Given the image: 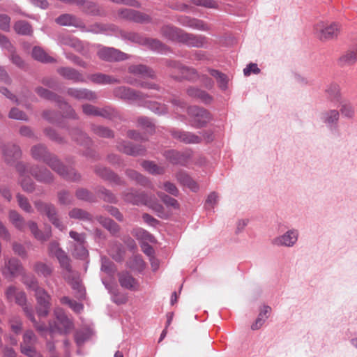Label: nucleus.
Here are the masks:
<instances>
[{
    "label": "nucleus",
    "mask_w": 357,
    "mask_h": 357,
    "mask_svg": "<svg viewBox=\"0 0 357 357\" xmlns=\"http://www.w3.org/2000/svg\"><path fill=\"white\" fill-rule=\"evenodd\" d=\"M68 94L77 100H93L97 98L94 92L86 89L70 88L68 90Z\"/></svg>",
    "instance_id": "6ab92c4d"
},
{
    "label": "nucleus",
    "mask_w": 357,
    "mask_h": 357,
    "mask_svg": "<svg viewBox=\"0 0 357 357\" xmlns=\"http://www.w3.org/2000/svg\"><path fill=\"white\" fill-rule=\"evenodd\" d=\"M31 54L34 59L42 63H52L55 61L53 57L48 55L42 47L38 46L33 48Z\"/></svg>",
    "instance_id": "c756f323"
},
{
    "label": "nucleus",
    "mask_w": 357,
    "mask_h": 357,
    "mask_svg": "<svg viewBox=\"0 0 357 357\" xmlns=\"http://www.w3.org/2000/svg\"><path fill=\"white\" fill-rule=\"evenodd\" d=\"M119 16L121 18L139 23H144L149 21V17L147 15L132 9H123L119 10Z\"/></svg>",
    "instance_id": "4468645a"
},
{
    "label": "nucleus",
    "mask_w": 357,
    "mask_h": 357,
    "mask_svg": "<svg viewBox=\"0 0 357 357\" xmlns=\"http://www.w3.org/2000/svg\"><path fill=\"white\" fill-rule=\"evenodd\" d=\"M56 22L61 26H72L75 27H83L82 21L70 14H63L56 19Z\"/></svg>",
    "instance_id": "aec40b11"
},
{
    "label": "nucleus",
    "mask_w": 357,
    "mask_h": 357,
    "mask_svg": "<svg viewBox=\"0 0 357 357\" xmlns=\"http://www.w3.org/2000/svg\"><path fill=\"white\" fill-rule=\"evenodd\" d=\"M27 226L34 237L38 241H46L51 236V230L50 228L45 229V231L42 232L38 229L37 224L33 221L29 222Z\"/></svg>",
    "instance_id": "a878e982"
},
{
    "label": "nucleus",
    "mask_w": 357,
    "mask_h": 357,
    "mask_svg": "<svg viewBox=\"0 0 357 357\" xmlns=\"http://www.w3.org/2000/svg\"><path fill=\"white\" fill-rule=\"evenodd\" d=\"M121 151L128 155H138L143 153L144 150L139 147L134 146L129 143H123L118 146Z\"/></svg>",
    "instance_id": "37998d69"
},
{
    "label": "nucleus",
    "mask_w": 357,
    "mask_h": 357,
    "mask_svg": "<svg viewBox=\"0 0 357 357\" xmlns=\"http://www.w3.org/2000/svg\"><path fill=\"white\" fill-rule=\"evenodd\" d=\"M218 202V195L215 192H211L205 202V207L207 210L213 209Z\"/></svg>",
    "instance_id": "6e6d98bb"
},
{
    "label": "nucleus",
    "mask_w": 357,
    "mask_h": 357,
    "mask_svg": "<svg viewBox=\"0 0 357 357\" xmlns=\"http://www.w3.org/2000/svg\"><path fill=\"white\" fill-rule=\"evenodd\" d=\"M162 34L172 40H177L190 46L201 47L203 41L199 37L185 33L183 31L172 26H165L161 30Z\"/></svg>",
    "instance_id": "20e7f679"
},
{
    "label": "nucleus",
    "mask_w": 357,
    "mask_h": 357,
    "mask_svg": "<svg viewBox=\"0 0 357 357\" xmlns=\"http://www.w3.org/2000/svg\"><path fill=\"white\" fill-rule=\"evenodd\" d=\"M158 195L167 206H172L174 208H177L178 207V203L175 199L161 192H158Z\"/></svg>",
    "instance_id": "e2e57ef3"
},
{
    "label": "nucleus",
    "mask_w": 357,
    "mask_h": 357,
    "mask_svg": "<svg viewBox=\"0 0 357 357\" xmlns=\"http://www.w3.org/2000/svg\"><path fill=\"white\" fill-rule=\"evenodd\" d=\"M271 311V308L269 306L264 305L261 308L256 321L251 326V328L252 330H257L260 328L268 318Z\"/></svg>",
    "instance_id": "c85d7f7f"
},
{
    "label": "nucleus",
    "mask_w": 357,
    "mask_h": 357,
    "mask_svg": "<svg viewBox=\"0 0 357 357\" xmlns=\"http://www.w3.org/2000/svg\"><path fill=\"white\" fill-rule=\"evenodd\" d=\"M73 255L79 259H85L88 256V251L84 246V243L75 245Z\"/></svg>",
    "instance_id": "5fc2aeb1"
},
{
    "label": "nucleus",
    "mask_w": 357,
    "mask_h": 357,
    "mask_svg": "<svg viewBox=\"0 0 357 357\" xmlns=\"http://www.w3.org/2000/svg\"><path fill=\"white\" fill-rule=\"evenodd\" d=\"M94 132L98 135L103 137H112V132L108 128L102 126H97L94 128Z\"/></svg>",
    "instance_id": "774afa93"
},
{
    "label": "nucleus",
    "mask_w": 357,
    "mask_h": 357,
    "mask_svg": "<svg viewBox=\"0 0 357 357\" xmlns=\"http://www.w3.org/2000/svg\"><path fill=\"white\" fill-rule=\"evenodd\" d=\"M100 222L110 232L115 234L119 231V226L112 220L101 217Z\"/></svg>",
    "instance_id": "3c124183"
},
{
    "label": "nucleus",
    "mask_w": 357,
    "mask_h": 357,
    "mask_svg": "<svg viewBox=\"0 0 357 357\" xmlns=\"http://www.w3.org/2000/svg\"><path fill=\"white\" fill-rule=\"evenodd\" d=\"M209 73L217 79L219 87L222 90H226L227 89L228 78L225 74L213 69L209 70Z\"/></svg>",
    "instance_id": "a19ab883"
},
{
    "label": "nucleus",
    "mask_w": 357,
    "mask_h": 357,
    "mask_svg": "<svg viewBox=\"0 0 357 357\" xmlns=\"http://www.w3.org/2000/svg\"><path fill=\"white\" fill-rule=\"evenodd\" d=\"M33 270L38 275L44 277H47L52 273V266L43 262L36 263L33 266Z\"/></svg>",
    "instance_id": "79ce46f5"
},
{
    "label": "nucleus",
    "mask_w": 357,
    "mask_h": 357,
    "mask_svg": "<svg viewBox=\"0 0 357 357\" xmlns=\"http://www.w3.org/2000/svg\"><path fill=\"white\" fill-rule=\"evenodd\" d=\"M341 29L339 22L321 21L314 25L313 33L321 41H327L337 38Z\"/></svg>",
    "instance_id": "39448f33"
},
{
    "label": "nucleus",
    "mask_w": 357,
    "mask_h": 357,
    "mask_svg": "<svg viewBox=\"0 0 357 357\" xmlns=\"http://www.w3.org/2000/svg\"><path fill=\"white\" fill-rule=\"evenodd\" d=\"M159 188H163L166 192L170 193L172 195L177 196L178 194V190L176 185L170 182H165L162 186L159 185Z\"/></svg>",
    "instance_id": "69168bd1"
},
{
    "label": "nucleus",
    "mask_w": 357,
    "mask_h": 357,
    "mask_svg": "<svg viewBox=\"0 0 357 357\" xmlns=\"http://www.w3.org/2000/svg\"><path fill=\"white\" fill-rule=\"evenodd\" d=\"M176 178L181 185L188 188L192 191L196 192L199 190L198 184L186 173L181 172L177 174Z\"/></svg>",
    "instance_id": "cd10ccee"
},
{
    "label": "nucleus",
    "mask_w": 357,
    "mask_h": 357,
    "mask_svg": "<svg viewBox=\"0 0 357 357\" xmlns=\"http://www.w3.org/2000/svg\"><path fill=\"white\" fill-rule=\"evenodd\" d=\"M326 93L332 101H339L340 98V87L337 83H331L326 89Z\"/></svg>",
    "instance_id": "e433bc0d"
},
{
    "label": "nucleus",
    "mask_w": 357,
    "mask_h": 357,
    "mask_svg": "<svg viewBox=\"0 0 357 357\" xmlns=\"http://www.w3.org/2000/svg\"><path fill=\"white\" fill-rule=\"evenodd\" d=\"M89 78L91 82L100 84H111L117 82V79L112 78L109 75L102 73H96L91 75L89 76Z\"/></svg>",
    "instance_id": "f704fd0d"
},
{
    "label": "nucleus",
    "mask_w": 357,
    "mask_h": 357,
    "mask_svg": "<svg viewBox=\"0 0 357 357\" xmlns=\"http://www.w3.org/2000/svg\"><path fill=\"white\" fill-rule=\"evenodd\" d=\"M9 220L17 229L20 231H24L26 223L23 218L17 212L10 211L9 213Z\"/></svg>",
    "instance_id": "473e14b6"
},
{
    "label": "nucleus",
    "mask_w": 357,
    "mask_h": 357,
    "mask_svg": "<svg viewBox=\"0 0 357 357\" xmlns=\"http://www.w3.org/2000/svg\"><path fill=\"white\" fill-rule=\"evenodd\" d=\"M141 165L146 171L152 174H162L165 172L162 167L158 166L153 162L143 161Z\"/></svg>",
    "instance_id": "c03bdc74"
},
{
    "label": "nucleus",
    "mask_w": 357,
    "mask_h": 357,
    "mask_svg": "<svg viewBox=\"0 0 357 357\" xmlns=\"http://www.w3.org/2000/svg\"><path fill=\"white\" fill-rule=\"evenodd\" d=\"M298 236L299 232L297 229H289L283 234L274 238L272 240V243L279 247L291 248L296 245Z\"/></svg>",
    "instance_id": "6e6552de"
},
{
    "label": "nucleus",
    "mask_w": 357,
    "mask_h": 357,
    "mask_svg": "<svg viewBox=\"0 0 357 357\" xmlns=\"http://www.w3.org/2000/svg\"><path fill=\"white\" fill-rule=\"evenodd\" d=\"M23 283L36 293L37 300L36 311L38 317H43L47 315L50 309V296L41 287L38 286V281L33 277L25 276Z\"/></svg>",
    "instance_id": "7ed1b4c3"
},
{
    "label": "nucleus",
    "mask_w": 357,
    "mask_h": 357,
    "mask_svg": "<svg viewBox=\"0 0 357 357\" xmlns=\"http://www.w3.org/2000/svg\"><path fill=\"white\" fill-rule=\"evenodd\" d=\"M23 272L21 262L16 258H10L5 261V264L1 268L3 275L8 279H12L20 275Z\"/></svg>",
    "instance_id": "1a4fd4ad"
},
{
    "label": "nucleus",
    "mask_w": 357,
    "mask_h": 357,
    "mask_svg": "<svg viewBox=\"0 0 357 357\" xmlns=\"http://www.w3.org/2000/svg\"><path fill=\"white\" fill-rule=\"evenodd\" d=\"M126 175L130 179L136 181L138 183L142 185L147 186L149 184V181L145 177L135 170L128 169L126 171Z\"/></svg>",
    "instance_id": "49530a36"
},
{
    "label": "nucleus",
    "mask_w": 357,
    "mask_h": 357,
    "mask_svg": "<svg viewBox=\"0 0 357 357\" xmlns=\"http://www.w3.org/2000/svg\"><path fill=\"white\" fill-rule=\"evenodd\" d=\"M172 135L174 138L185 144H199L202 141L201 137L189 132L174 130Z\"/></svg>",
    "instance_id": "2eb2a0df"
},
{
    "label": "nucleus",
    "mask_w": 357,
    "mask_h": 357,
    "mask_svg": "<svg viewBox=\"0 0 357 357\" xmlns=\"http://www.w3.org/2000/svg\"><path fill=\"white\" fill-rule=\"evenodd\" d=\"M58 73L64 78L72 80L73 82H84L85 79L77 70L68 67H62L57 70Z\"/></svg>",
    "instance_id": "a211bd4d"
},
{
    "label": "nucleus",
    "mask_w": 357,
    "mask_h": 357,
    "mask_svg": "<svg viewBox=\"0 0 357 357\" xmlns=\"http://www.w3.org/2000/svg\"><path fill=\"white\" fill-rule=\"evenodd\" d=\"M93 334V331L89 328L82 329L76 332L75 340L77 346H81L86 341L89 340Z\"/></svg>",
    "instance_id": "ea45409f"
},
{
    "label": "nucleus",
    "mask_w": 357,
    "mask_h": 357,
    "mask_svg": "<svg viewBox=\"0 0 357 357\" xmlns=\"http://www.w3.org/2000/svg\"><path fill=\"white\" fill-rule=\"evenodd\" d=\"M83 112L89 116H105L104 111L99 109L95 106L91 105H84L82 106Z\"/></svg>",
    "instance_id": "603ef678"
},
{
    "label": "nucleus",
    "mask_w": 357,
    "mask_h": 357,
    "mask_svg": "<svg viewBox=\"0 0 357 357\" xmlns=\"http://www.w3.org/2000/svg\"><path fill=\"white\" fill-rule=\"evenodd\" d=\"M31 154L35 159L46 162L52 169L62 176L70 180L78 179L79 176L77 175L73 169H68L56 158L51 156L44 146H34L31 149Z\"/></svg>",
    "instance_id": "f257e3e1"
},
{
    "label": "nucleus",
    "mask_w": 357,
    "mask_h": 357,
    "mask_svg": "<svg viewBox=\"0 0 357 357\" xmlns=\"http://www.w3.org/2000/svg\"><path fill=\"white\" fill-rule=\"evenodd\" d=\"M187 93L189 96L197 98L200 101L208 104L211 103L213 100V98L208 93L201 89L195 87L188 88L187 90Z\"/></svg>",
    "instance_id": "bb28decb"
},
{
    "label": "nucleus",
    "mask_w": 357,
    "mask_h": 357,
    "mask_svg": "<svg viewBox=\"0 0 357 357\" xmlns=\"http://www.w3.org/2000/svg\"><path fill=\"white\" fill-rule=\"evenodd\" d=\"M123 199L126 202L133 204H144L153 210L160 211L161 206L157 202L149 199L144 195L138 194L137 192L130 190L123 193Z\"/></svg>",
    "instance_id": "423d86ee"
},
{
    "label": "nucleus",
    "mask_w": 357,
    "mask_h": 357,
    "mask_svg": "<svg viewBox=\"0 0 357 357\" xmlns=\"http://www.w3.org/2000/svg\"><path fill=\"white\" fill-rule=\"evenodd\" d=\"M114 93L116 96L120 97L121 98L128 100L142 99V94L141 93L136 92L134 90L125 86L116 88L114 90Z\"/></svg>",
    "instance_id": "412c9836"
},
{
    "label": "nucleus",
    "mask_w": 357,
    "mask_h": 357,
    "mask_svg": "<svg viewBox=\"0 0 357 357\" xmlns=\"http://www.w3.org/2000/svg\"><path fill=\"white\" fill-rule=\"evenodd\" d=\"M119 281L122 287L130 290H137L138 284L136 280L127 272L121 273L119 277Z\"/></svg>",
    "instance_id": "393cba45"
},
{
    "label": "nucleus",
    "mask_w": 357,
    "mask_h": 357,
    "mask_svg": "<svg viewBox=\"0 0 357 357\" xmlns=\"http://www.w3.org/2000/svg\"><path fill=\"white\" fill-rule=\"evenodd\" d=\"M15 301V303L20 305L27 317L32 321L33 325H35L36 321L35 319L34 315H33V311L31 306H29L26 304V298L25 293L20 291L19 293L16 294L15 298L13 299Z\"/></svg>",
    "instance_id": "dca6fc26"
},
{
    "label": "nucleus",
    "mask_w": 357,
    "mask_h": 357,
    "mask_svg": "<svg viewBox=\"0 0 357 357\" xmlns=\"http://www.w3.org/2000/svg\"><path fill=\"white\" fill-rule=\"evenodd\" d=\"M176 69L179 72V74H172V76L176 79H192L193 76L191 74L195 73L193 69L181 65H177Z\"/></svg>",
    "instance_id": "c9c22d12"
},
{
    "label": "nucleus",
    "mask_w": 357,
    "mask_h": 357,
    "mask_svg": "<svg viewBox=\"0 0 357 357\" xmlns=\"http://www.w3.org/2000/svg\"><path fill=\"white\" fill-rule=\"evenodd\" d=\"M98 56L107 61H117L128 59L126 54L113 47H102L98 51Z\"/></svg>",
    "instance_id": "9d476101"
},
{
    "label": "nucleus",
    "mask_w": 357,
    "mask_h": 357,
    "mask_svg": "<svg viewBox=\"0 0 357 357\" xmlns=\"http://www.w3.org/2000/svg\"><path fill=\"white\" fill-rule=\"evenodd\" d=\"M105 287L109 290V293L112 294V300L120 305L123 304L127 301V297L124 294L117 293V291L115 288H114L110 284H106L104 281H102Z\"/></svg>",
    "instance_id": "58836bf2"
},
{
    "label": "nucleus",
    "mask_w": 357,
    "mask_h": 357,
    "mask_svg": "<svg viewBox=\"0 0 357 357\" xmlns=\"http://www.w3.org/2000/svg\"><path fill=\"white\" fill-rule=\"evenodd\" d=\"M36 337L33 331H26L23 335V340L21 345H34Z\"/></svg>",
    "instance_id": "bf43d9fd"
},
{
    "label": "nucleus",
    "mask_w": 357,
    "mask_h": 357,
    "mask_svg": "<svg viewBox=\"0 0 357 357\" xmlns=\"http://www.w3.org/2000/svg\"><path fill=\"white\" fill-rule=\"evenodd\" d=\"M340 117V112L336 109H330L321 114V119L327 126L332 127L337 124Z\"/></svg>",
    "instance_id": "b1692460"
},
{
    "label": "nucleus",
    "mask_w": 357,
    "mask_h": 357,
    "mask_svg": "<svg viewBox=\"0 0 357 357\" xmlns=\"http://www.w3.org/2000/svg\"><path fill=\"white\" fill-rule=\"evenodd\" d=\"M12 331L18 334L21 332L22 328V322L20 318L17 316L13 317L9 321Z\"/></svg>",
    "instance_id": "4d7b16f0"
},
{
    "label": "nucleus",
    "mask_w": 357,
    "mask_h": 357,
    "mask_svg": "<svg viewBox=\"0 0 357 357\" xmlns=\"http://www.w3.org/2000/svg\"><path fill=\"white\" fill-rule=\"evenodd\" d=\"M108 253L115 261H121L123 256L122 245L117 243H111L108 250Z\"/></svg>",
    "instance_id": "72a5a7b5"
},
{
    "label": "nucleus",
    "mask_w": 357,
    "mask_h": 357,
    "mask_svg": "<svg viewBox=\"0 0 357 357\" xmlns=\"http://www.w3.org/2000/svg\"><path fill=\"white\" fill-rule=\"evenodd\" d=\"M14 29L18 34L30 35L33 30L31 25L26 21H18L14 24Z\"/></svg>",
    "instance_id": "a18cd8bd"
},
{
    "label": "nucleus",
    "mask_w": 357,
    "mask_h": 357,
    "mask_svg": "<svg viewBox=\"0 0 357 357\" xmlns=\"http://www.w3.org/2000/svg\"><path fill=\"white\" fill-rule=\"evenodd\" d=\"M144 262L142 260V257L139 256H135L129 261V267L132 269H135L138 271H142V270H144Z\"/></svg>",
    "instance_id": "864d4df0"
},
{
    "label": "nucleus",
    "mask_w": 357,
    "mask_h": 357,
    "mask_svg": "<svg viewBox=\"0 0 357 357\" xmlns=\"http://www.w3.org/2000/svg\"><path fill=\"white\" fill-rule=\"evenodd\" d=\"M179 22L183 26L192 29L201 31H206L208 29L207 24H206L203 21L197 19H192L188 17H181L179 19Z\"/></svg>",
    "instance_id": "5701e85b"
},
{
    "label": "nucleus",
    "mask_w": 357,
    "mask_h": 357,
    "mask_svg": "<svg viewBox=\"0 0 357 357\" xmlns=\"http://www.w3.org/2000/svg\"><path fill=\"white\" fill-rule=\"evenodd\" d=\"M9 117L17 120H26V114L17 108H13L10 113Z\"/></svg>",
    "instance_id": "338daca9"
},
{
    "label": "nucleus",
    "mask_w": 357,
    "mask_h": 357,
    "mask_svg": "<svg viewBox=\"0 0 357 357\" xmlns=\"http://www.w3.org/2000/svg\"><path fill=\"white\" fill-rule=\"evenodd\" d=\"M3 152L4 160L8 164L13 163L21 156L20 148L15 144H8L5 146Z\"/></svg>",
    "instance_id": "f3484780"
},
{
    "label": "nucleus",
    "mask_w": 357,
    "mask_h": 357,
    "mask_svg": "<svg viewBox=\"0 0 357 357\" xmlns=\"http://www.w3.org/2000/svg\"><path fill=\"white\" fill-rule=\"evenodd\" d=\"M188 113L192 118V126L195 128L204 126L211 120L209 112L204 108L190 107L188 109Z\"/></svg>",
    "instance_id": "0eeeda50"
},
{
    "label": "nucleus",
    "mask_w": 357,
    "mask_h": 357,
    "mask_svg": "<svg viewBox=\"0 0 357 357\" xmlns=\"http://www.w3.org/2000/svg\"><path fill=\"white\" fill-rule=\"evenodd\" d=\"M36 92L39 96H40L43 98L50 100H55L57 102L59 101V98L56 95L43 87H37L36 89Z\"/></svg>",
    "instance_id": "8fccbe9b"
},
{
    "label": "nucleus",
    "mask_w": 357,
    "mask_h": 357,
    "mask_svg": "<svg viewBox=\"0 0 357 357\" xmlns=\"http://www.w3.org/2000/svg\"><path fill=\"white\" fill-rule=\"evenodd\" d=\"M8 52L10 54L9 56L10 61L15 65L20 68H24L25 67V63L24 61L21 59L20 56L16 54L14 52V47L12 46V50H8Z\"/></svg>",
    "instance_id": "052dcab7"
},
{
    "label": "nucleus",
    "mask_w": 357,
    "mask_h": 357,
    "mask_svg": "<svg viewBox=\"0 0 357 357\" xmlns=\"http://www.w3.org/2000/svg\"><path fill=\"white\" fill-rule=\"evenodd\" d=\"M357 61V48H353L344 52L338 59L341 66H351Z\"/></svg>",
    "instance_id": "4be33fe9"
},
{
    "label": "nucleus",
    "mask_w": 357,
    "mask_h": 357,
    "mask_svg": "<svg viewBox=\"0 0 357 357\" xmlns=\"http://www.w3.org/2000/svg\"><path fill=\"white\" fill-rule=\"evenodd\" d=\"M340 112L343 116L352 119L355 114V109L350 102H344L341 103Z\"/></svg>",
    "instance_id": "de8ad7c7"
},
{
    "label": "nucleus",
    "mask_w": 357,
    "mask_h": 357,
    "mask_svg": "<svg viewBox=\"0 0 357 357\" xmlns=\"http://www.w3.org/2000/svg\"><path fill=\"white\" fill-rule=\"evenodd\" d=\"M50 252L52 255H54L59 260L61 266L66 270L70 271V259L68 258L66 253L62 250L59 247V244L56 242H53L50 245Z\"/></svg>",
    "instance_id": "f8f14e48"
},
{
    "label": "nucleus",
    "mask_w": 357,
    "mask_h": 357,
    "mask_svg": "<svg viewBox=\"0 0 357 357\" xmlns=\"http://www.w3.org/2000/svg\"><path fill=\"white\" fill-rule=\"evenodd\" d=\"M58 44L63 46H69L79 52H83L84 45L82 41L68 34H60L58 36Z\"/></svg>",
    "instance_id": "ddd939ff"
},
{
    "label": "nucleus",
    "mask_w": 357,
    "mask_h": 357,
    "mask_svg": "<svg viewBox=\"0 0 357 357\" xmlns=\"http://www.w3.org/2000/svg\"><path fill=\"white\" fill-rule=\"evenodd\" d=\"M102 266L101 270L108 274L112 273L114 271V264L106 257H102L101 259Z\"/></svg>",
    "instance_id": "0e129e2a"
},
{
    "label": "nucleus",
    "mask_w": 357,
    "mask_h": 357,
    "mask_svg": "<svg viewBox=\"0 0 357 357\" xmlns=\"http://www.w3.org/2000/svg\"><path fill=\"white\" fill-rule=\"evenodd\" d=\"M10 28V17L6 14L0 13V29L8 31Z\"/></svg>",
    "instance_id": "680f3d73"
},
{
    "label": "nucleus",
    "mask_w": 357,
    "mask_h": 357,
    "mask_svg": "<svg viewBox=\"0 0 357 357\" xmlns=\"http://www.w3.org/2000/svg\"><path fill=\"white\" fill-rule=\"evenodd\" d=\"M17 199L20 207L22 210L27 213H31L33 211V208L26 197H23L20 194H18L17 195Z\"/></svg>",
    "instance_id": "13d9d810"
},
{
    "label": "nucleus",
    "mask_w": 357,
    "mask_h": 357,
    "mask_svg": "<svg viewBox=\"0 0 357 357\" xmlns=\"http://www.w3.org/2000/svg\"><path fill=\"white\" fill-rule=\"evenodd\" d=\"M35 205L38 211L44 213L47 215L50 220L55 227L61 231L64 229L63 225L56 218L55 208L52 205L40 202H36Z\"/></svg>",
    "instance_id": "9b49d317"
},
{
    "label": "nucleus",
    "mask_w": 357,
    "mask_h": 357,
    "mask_svg": "<svg viewBox=\"0 0 357 357\" xmlns=\"http://www.w3.org/2000/svg\"><path fill=\"white\" fill-rule=\"evenodd\" d=\"M145 106L158 114H162L167 112L166 106L157 102L146 101Z\"/></svg>",
    "instance_id": "09e8293b"
},
{
    "label": "nucleus",
    "mask_w": 357,
    "mask_h": 357,
    "mask_svg": "<svg viewBox=\"0 0 357 357\" xmlns=\"http://www.w3.org/2000/svg\"><path fill=\"white\" fill-rule=\"evenodd\" d=\"M31 173L39 181L44 182L52 181V174L46 169H39L38 167H35L31 170Z\"/></svg>",
    "instance_id": "4c0bfd02"
},
{
    "label": "nucleus",
    "mask_w": 357,
    "mask_h": 357,
    "mask_svg": "<svg viewBox=\"0 0 357 357\" xmlns=\"http://www.w3.org/2000/svg\"><path fill=\"white\" fill-rule=\"evenodd\" d=\"M129 72L135 75L140 77H153L154 73L151 69L148 68L144 65L131 66L129 68Z\"/></svg>",
    "instance_id": "2f4dec72"
},
{
    "label": "nucleus",
    "mask_w": 357,
    "mask_h": 357,
    "mask_svg": "<svg viewBox=\"0 0 357 357\" xmlns=\"http://www.w3.org/2000/svg\"><path fill=\"white\" fill-rule=\"evenodd\" d=\"M54 315L56 321L54 325L50 324L48 328L44 324H39L37 321L36 322L34 326L42 335L46 337L47 334H50L52 336L56 333L67 334L73 328L72 321L67 317L63 310L60 308L55 309Z\"/></svg>",
    "instance_id": "f03ea898"
},
{
    "label": "nucleus",
    "mask_w": 357,
    "mask_h": 357,
    "mask_svg": "<svg viewBox=\"0 0 357 357\" xmlns=\"http://www.w3.org/2000/svg\"><path fill=\"white\" fill-rule=\"evenodd\" d=\"M165 157L170 162L180 165H184L188 158V156L184 154L174 150L167 151L165 153Z\"/></svg>",
    "instance_id": "7c9ffc66"
}]
</instances>
